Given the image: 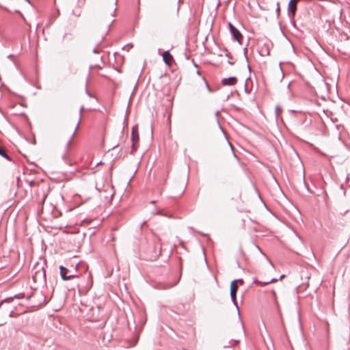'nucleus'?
<instances>
[{
    "instance_id": "f257e3e1",
    "label": "nucleus",
    "mask_w": 350,
    "mask_h": 350,
    "mask_svg": "<svg viewBox=\"0 0 350 350\" xmlns=\"http://www.w3.org/2000/svg\"><path fill=\"white\" fill-rule=\"evenodd\" d=\"M79 125V120H78L74 126L70 129V131L64 130L62 135V139L66 144V148L67 150H69L71 149L72 144V139L75 137L78 127Z\"/></svg>"
},
{
    "instance_id": "9b49d317",
    "label": "nucleus",
    "mask_w": 350,
    "mask_h": 350,
    "mask_svg": "<svg viewBox=\"0 0 350 350\" xmlns=\"http://www.w3.org/2000/svg\"><path fill=\"white\" fill-rule=\"evenodd\" d=\"M0 155H1L2 157H5V158H8L7 154L5 153L4 149L0 146Z\"/></svg>"
},
{
    "instance_id": "0eeeda50",
    "label": "nucleus",
    "mask_w": 350,
    "mask_h": 350,
    "mask_svg": "<svg viewBox=\"0 0 350 350\" xmlns=\"http://www.w3.org/2000/svg\"><path fill=\"white\" fill-rule=\"evenodd\" d=\"M298 0H291L288 4L289 10L292 12L294 16L297 10V4Z\"/></svg>"
},
{
    "instance_id": "20e7f679",
    "label": "nucleus",
    "mask_w": 350,
    "mask_h": 350,
    "mask_svg": "<svg viewBox=\"0 0 350 350\" xmlns=\"http://www.w3.org/2000/svg\"><path fill=\"white\" fill-rule=\"evenodd\" d=\"M237 78L235 77H231L229 78L223 79L221 81V84L224 86L228 85H234L237 83Z\"/></svg>"
},
{
    "instance_id": "9d476101",
    "label": "nucleus",
    "mask_w": 350,
    "mask_h": 350,
    "mask_svg": "<svg viewBox=\"0 0 350 350\" xmlns=\"http://www.w3.org/2000/svg\"><path fill=\"white\" fill-rule=\"evenodd\" d=\"M262 263L264 265H269L271 267H273V264L272 262H271V260L266 256L263 257L262 260Z\"/></svg>"
},
{
    "instance_id": "ddd939ff",
    "label": "nucleus",
    "mask_w": 350,
    "mask_h": 350,
    "mask_svg": "<svg viewBox=\"0 0 350 350\" xmlns=\"http://www.w3.org/2000/svg\"><path fill=\"white\" fill-rule=\"evenodd\" d=\"M276 111H277V113L279 114L280 113H281L282 109L279 107H277Z\"/></svg>"
},
{
    "instance_id": "39448f33",
    "label": "nucleus",
    "mask_w": 350,
    "mask_h": 350,
    "mask_svg": "<svg viewBox=\"0 0 350 350\" xmlns=\"http://www.w3.org/2000/svg\"><path fill=\"white\" fill-rule=\"evenodd\" d=\"M163 58L166 64L171 66L174 62V58L169 51H165L163 53Z\"/></svg>"
},
{
    "instance_id": "1a4fd4ad",
    "label": "nucleus",
    "mask_w": 350,
    "mask_h": 350,
    "mask_svg": "<svg viewBox=\"0 0 350 350\" xmlns=\"http://www.w3.org/2000/svg\"><path fill=\"white\" fill-rule=\"evenodd\" d=\"M277 279L274 278V279H272L270 281H267V282H261V281H258V280H255L254 281V283L259 285V286H265V285H267L270 283H275L277 282Z\"/></svg>"
},
{
    "instance_id": "4468645a",
    "label": "nucleus",
    "mask_w": 350,
    "mask_h": 350,
    "mask_svg": "<svg viewBox=\"0 0 350 350\" xmlns=\"http://www.w3.org/2000/svg\"><path fill=\"white\" fill-rule=\"evenodd\" d=\"M226 144H228V146H231V144H230L227 140L226 141Z\"/></svg>"
},
{
    "instance_id": "6e6552de",
    "label": "nucleus",
    "mask_w": 350,
    "mask_h": 350,
    "mask_svg": "<svg viewBox=\"0 0 350 350\" xmlns=\"http://www.w3.org/2000/svg\"><path fill=\"white\" fill-rule=\"evenodd\" d=\"M234 36V38L239 42V43H241V40H242V38H243V36L241 35V33L237 29H235L234 31H233L232 32H231Z\"/></svg>"
},
{
    "instance_id": "7ed1b4c3",
    "label": "nucleus",
    "mask_w": 350,
    "mask_h": 350,
    "mask_svg": "<svg viewBox=\"0 0 350 350\" xmlns=\"http://www.w3.org/2000/svg\"><path fill=\"white\" fill-rule=\"evenodd\" d=\"M131 139H132V142H133V148L134 149L135 148V145L138 143L139 142V133H138V126L136 125V126H134L133 128H132V133H131Z\"/></svg>"
},
{
    "instance_id": "f03ea898",
    "label": "nucleus",
    "mask_w": 350,
    "mask_h": 350,
    "mask_svg": "<svg viewBox=\"0 0 350 350\" xmlns=\"http://www.w3.org/2000/svg\"><path fill=\"white\" fill-rule=\"evenodd\" d=\"M238 283L243 284V281L241 279L234 280L230 284V295L232 301L237 304L236 302V294L238 290Z\"/></svg>"
},
{
    "instance_id": "423d86ee",
    "label": "nucleus",
    "mask_w": 350,
    "mask_h": 350,
    "mask_svg": "<svg viewBox=\"0 0 350 350\" xmlns=\"http://www.w3.org/2000/svg\"><path fill=\"white\" fill-rule=\"evenodd\" d=\"M60 274H61V276L62 278L64 280H68L70 278H75V276L73 275H68L67 276V272H68V269L63 267V266H61L60 267Z\"/></svg>"
},
{
    "instance_id": "f8f14e48",
    "label": "nucleus",
    "mask_w": 350,
    "mask_h": 350,
    "mask_svg": "<svg viewBox=\"0 0 350 350\" xmlns=\"http://www.w3.org/2000/svg\"><path fill=\"white\" fill-rule=\"evenodd\" d=\"M229 27H230V31H231V32H232L233 31H234V30H235V29H236V28H235V27H234L231 23H230V24H229Z\"/></svg>"
}]
</instances>
